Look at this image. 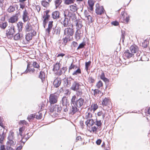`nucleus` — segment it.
<instances>
[{"label":"nucleus","instance_id":"obj_33","mask_svg":"<svg viewBox=\"0 0 150 150\" xmlns=\"http://www.w3.org/2000/svg\"><path fill=\"white\" fill-rule=\"evenodd\" d=\"M8 140L14 139V133L12 131H10L9 133L8 137Z\"/></svg>","mask_w":150,"mask_h":150},{"label":"nucleus","instance_id":"obj_27","mask_svg":"<svg viewBox=\"0 0 150 150\" xmlns=\"http://www.w3.org/2000/svg\"><path fill=\"white\" fill-rule=\"evenodd\" d=\"M61 65L59 63L57 62L54 66L53 71L55 72L56 71L59 70Z\"/></svg>","mask_w":150,"mask_h":150},{"label":"nucleus","instance_id":"obj_49","mask_svg":"<svg viewBox=\"0 0 150 150\" xmlns=\"http://www.w3.org/2000/svg\"><path fill=\"white\" fill-rule=\"evenodd\" d=\"M63 72L62 71V70H59L56 71L54 72V74L58 76H59L62 74Z\"/></svg>","mask_w":150,"mask_h":150},{"label":"nucleus","instance_id":"obj_64","mask_svg":"<svg viewBox=\"0 0 150 150\" xmlns=\"http://www.w3.org/2000/svg\"><path fill=\"white\" fill-rule=\"evenodd\" d=\"M72 45L74 47H76L78 45V44L77 42L73 41L72 43Z\"/></svg>","mask_w":150,"mask_h":150},{"label":"nucleus","instance_id":"obj_38","mask_svg":"<svg viewBox=\"0 0 150 150\" xmlns=\"http://www.w3.org/2000/svg\"><path fill=\"white\" fill-rule=\"evenodd\" d=\"M70 10L73 12H75L77 11L78 8L77 7L73 5H71L70 6Z\"/></svg>","mask_w":150,"mask_h":150},{"label":"nucleus","instance_id":"obj_25","mask_svg":"<svg viewBox=\"0 0 150 150\" xmlns=\"http://www.w3.org/2000/svg\"><path fill=\"white\" fill-rule=\"evenodd\" d=\"M75 23L76 24V29L77 30H79L80 29L82 26V23L80 21L76 20L75 21Z\"/></svg>","mask_w":150,"mask_h":150},{"label":"nucleus","instance_id":"obj_36","mask_svg":"<svg viewBox=\"0 0 150 150\" xmlns=\"http://www.w3.org/2000/svg\"><path fill=\"white\" fill-rule=\"evenodd\" d=\"M7 143L9 144L10 146H12L15 144L16 141L15 139H8Z\"/></svg>","mask_w":150,"mask_h":150},{"label":"nucleus","instance_id":"obj_17","mask_svg":"<svg viewBox=\"0 0 150 150\" xmlns=\"http://www.w3.org/2000/svg\"><path fill=\"white\" fill-rule=\"evenodd\" d=\"M33 30V32L31 33H29L25 35V39L27 41H29L32 39V37L33 35H35L36 33Z\"/></svg>","mask_w":150,"mask_h":150},{"label":"nucleus","instance_id":"obj_7","mask_svg":"<svg viewBox=\"0 0 150 150\" xmlns=\"http://www.w3.org/2000/svg\"><path fill=\"white\" fill-rule=\"evenodd\" d=\"M74 31L70 28H65L64 30V35L68 37L71 36L74 34Z\"/></svg>","mask_w":150,"mask_h":150},{"label":"nucleus","instance_id":"obj_28","mask_svg":"<svg viewBox=\"0 0 150 150\" xmlns=\"http://www.w3.org/2000/svg\"><path fill=\"white\" fill-rule=\"evenodd\" d=\"M93 112L91 111H89V109L88 108V112L86 114L85 118L86 119H91L92 116Z\"/></svg>","mask_w":150,"mask_h":150},{"label":"nucleus","instance_id":"obj_15","mask_svg":"<svg viewBox=\"0 0 150 150\" xmlns=\"http://www.w3.org/2000/svg\"><path fill=\"white\" fill-rule=\"evenodd\" d=\"M61 81L60 78H57L53 82V85L54 87L57 88L60 85Z\"/></svg>","mask_w":150,"mask_h":150},{"label":"nucleus","instance_id":"obj_41","mask_svg":"<svg viewBox=\"0 0 150 150\" xmlns=\"http://www.w3.org/2000/svg\"><path fill=\"white\" fill-rule=\"evenodd\" d=\"M70 37L66 36L65 38L63 39L64 43L65 45L66 44L68 41H69L71 39H70Z\"/></svg>","mask_w":150,"mask_h":150},{"label":"nucleus","instance_id":"obj_10","mask_svg":"<svg viewBox=\"0 0 150 150\" xmlns=\"http://www.w3.org/2000/svg\"><path fill=\"white\" fill-rule=\"evenodd\" d=\"M22 16L23 20L24 22H25L30 20L28 12L25 9L23 11Z\"/></svg>","mask_w":150,"mask_h":150},{"label":"nucleus","instance_id":"obj_22","mask_svg":"<svg viewBox=\"0 0 150 150\" xmlns=\"http://www.w3.org/2000/svg\"><path fill=\"white\" fill-rule=\"evenodd\" d=\"M61 31V28L59 27H56L53 28L52 33L53 34H55L59 35Z\"/></svg>","mask_w":150,"mask_h":150},{"label":"nucleus","instance_id":"obj_51","mask_svg":"<svg viewBox=\"0 0 150 150\" xmlns=\"http://www.w3.org/2000/svg\"><path fill=\"white\" fill-rule=\"evenodd\" d=\"M97 115L99 116L102 115V117L104 118L106 115L105 113H103L102 111H100L97 113Z\"/></svg>","mask_w":150,"mask_h":150},{"label":"nucleus","instance_id":"obj_54","mask_svg":"<svg viewBox=\"0 0 150 150\" xmlns=\"http://www.w3.org/2000/svg\"><path fill=\"white\" fill-rule=\"evenodd\" d=\"M42 114L41 113H38L36 115V118L37 119H41L42 118Z\"/></svg>","mask_w":150,"mask_h":150},{"label":"nucleus","instance_id":"obj_13","mask_svg":"<svg viewBox=\"0 0 150 150\" xmlns=\"http://www.w3.org/2000/svg\"><path fill=\"white\" fill-rule=\"evenodd\" d=\"M64 18L61 19V23L64 25V27H67L69 23V19L67 18V14H64Z\"/></svg>","mask_w":150,"mask_h":150},{"label":"nucleus","instance_id":"obj_58","mask_svg":"<svg viewBox=\"0 0 150 150\" xmlns=\"http://www.w3.org/2000/svg\"><path fill=\"white\" fill-rule=\"evenodd\" d=\"M88 82L91 83H93L95 81L94 79L92 77H89L88 79Z\"/></svg>","mask_w":150,"mask_h":150},{"label":"nucleus","instance_id":"obj_50","mask_svg":"<svg viewBox=\"0 0 150 150\" xmlns=\"http://www.w3.org/2000/svg\"><path fill=\"white\" fill-rule=\"evenodd\" d=\"M89 129H90V132H95V133H96V132L97 129V128L96 127L93 126L92 127Z\"/></svg>","mask_w":150,"mask_h":150},{"label":"nucleus","instance_id":"obj_43","mask_svg":"<svg viewBox=\"0 0 150 150\" xmlns=\"http://www.w3.org/2000/svg\"><path fill=\"white\" fill-rule=\"evenodd\" d=\"M45 72L43 71H41L40 72V74L39 75V77L42 80L43 79H45Z\"/></svg>","mask_w":150,"mask_h":150},{"label":"nucleus","instance_id":"obj_11","mask_svg":"<svg viewBox=\"0 0 150 150\" xmlns=\"http://www.w3.org/2000/svg\"><path fill=\"white\" fill-rule=\"evenodd\" d=\"M18 5L16 4H14L10 6L7 10V12L9 13L13 12L15 11L18 9Z\"/></svg>","mask_w":150,"mask_h":150},{"label":"nucleus","instance_id":"obj_5","mask_svg":"<svg viewBox=\"0 0 150 150\" xmlns=\"http://www.w3.org/2000/svg\"><path fill=\"white\" fill-rule=\"evenodd\" d=\"M61 110L60 106L59 105H55L51 108L50 111L56 115H58Z\"/></svg>","mask_w":150,"mask_h":150},{"label":"nucleus","instance_id":"obj_30","mask_svg":"<svg viewBox=\"0 0 150 150\" xmlns=\"http://www.w3.org/2000/svg\"><path fill=\"white\" fill-rule=\"evenodd\" d=\"M81 31L79 30H77L75 33V38L77 40L80 39L81 36Z\"/></svg>","mask_w":150,"mask_h":150},{"label":"nucleus","instance_id":"obj_60","mask_svg":"<svg viewBox=\"0 0 150 150\" xmlns=\"http://www.w3.org/2000/svg\"><path fill=\"white\" fill-rule=\"evenodd\" d=\"M87 19L89 22H92V17L90 15H89L87 17Z\"/></svg>","mask_w":150,"mask_h":150},{"label":"nucleus","instance_id":"obj_6","mask_svg":"<svg viewBox=\"0 0 150 150\" xmlns=\"http://www.w3.org/2000/svg\"><path fill=\"white\" fill-rule=\"evenodd\" d=\"M20 15V12H18L15 15L11 17L9 19V22L11 23H13L17 21L18 20V17Z\"/></svg>","mask_w":150,"mask_h":150},{"label":"nucleus","instance_id":"obj_62","mask_svg":"<svg viewBox=\"0 0 150 150\" xmlns=\"http://www.w3.org/2000/svg\"><path fill=\"white\" fill-rule=\"evenodd\" d=\"M3 119L2 118L0 117V126L2 127H4V126L3 124Z\"/></svg>","mask_w":150,"mask_h":150},{"label":"nucleus","instance_id":"obj_45","mask_svg":"<svg viewBox=\"0 0 150 150\" xmlns=\"http://www.w3.org/2000/svg\"><path fill=\"white\" fill-rule=\"evenodd\" d=\"M25 129L24 127H22L21 128H20L19 129V134L21 136V137L23 138L24 137L23 135V132L24 131Z\"/></svg>","mask_w":150,"mask_h":150},{"label":"nucleus","instance_id":"obj_63","mask_svg":"<svg viewBox=\"0 0 150 150\" xmlns=\"http://www.w3.org/2000/svg\"><path fill=\"white\" fill-rule=\"evenodd\" d=\"M112 24L115 26H117L118 25L119 23L117 21H115L112 22Z\"/></svg>","mask_w":150,"mask_h":150},{"label":"nucleus","instance_id":"obj_34","mask_svg":"<svg viewBox=\"0 0 150 150\" xmlns=\"http://www.w3.org/2000/svg\"><path fill=\"white\" fill-rule=\"evenodd\" d=\"M100 79L103 81L107 83L109 82L108 79L105 77L104 73L103 72H102L101 74Z\"/></svg>","mask_w":150,"mask_h":150},{"label":"nucleus","instance_id":"obj_32","mask_svg":"<svg viewBox=\"0 0 150 150\" xmlns=\"http://www.w3.org/2000/svg\"><path fill=\"white\" fill-rule=\"evenodd\" d=\"M61 102L63 105H67L68 102L66 97L64 96L62 98Z\"/></svg>","mask_w":150,"mask_h":150},{"label":"nucleus","instance_id":"obj_23","mask_svg":"<svg viewBox=\"0 0 150 150\" xmlns=\"http://www.w3.org/2000/svg\"><path fill=\"white\" fill-rule=\"evenodd\" d=\"M25 28L26 32H30L32 31L33 28L30 23L28 22L25 26Z\"/></svg>","mask_w":150,"mask_h":150},{"label":"nucleus","instance_id":"obj_40","mask_svg":"<svg viewBox=\"0 0 150 150\" xmlns=\"http://www.w3.org/2000/svg\"><path fill=\"white\" fill-rule=\"evenodd\" d=\"M7 25L8 24L7 22H1L0 23V27L2 29H5Z\"/></svg>","mask_w":150,"mask_h":150},{"label":"nucleus","instance_id":"obj_48","mask_svg":"<svg viewBox=\"0 0 150 150\" xmlns=\"http://www.w3.org/2000/svg\"><path fill=\"white\" fill-rule=\"evenodd\" d=\"M91 62L90 61H89L88 62L85 63V69L86 71H88V67L91 65Z\"/></svg>","mask_w":150,"mask_h":150},{"label":"nucleus","instance_id":"obj_20","mask_svg":"<svg viewBox=\"0 0 150 150\" xmlns=\"http://www.w3.org/2000/svg\"><path fill=\"white\" fill-rule=\"evenodd\" d=\"M53 22V21H49L48 23V27L45 30L46 33H48V35L50 34V30L52 28Z\"/></svg>","mask_w":150,"mask_h":150},{"label":"nucleus","instance_id":"obj_18","mask_svg":"<svg viewBox=\"0 0 150 150\" xmlns=\"http://www.w3.org/2000/svg\"><path fill=\"white\" fill-rule=\"evenodd\" d=\"M98 108V106L97 104H92L90 107L88 108L89 111H91L94 113L96 111Z\"/></svg>","mask_w":150,"mask_h":150},{"label":"nucleus","instance_id":"obj_19","mask_svg":"<svg viewBox=\"0 0 150 150\" xmlns=\"http://www.w3.org/2000/svg\"><path fill=\"white\" fill-rule=\"evenodd\" d=\"M123 55L127 58H129L132 57L134 54L131 52L130 50H127L125 52Z\"/></svg>","mask_w":150,"mask_h":150},{"label":"nucleus","instance_id":"obj_37","mask_svg":"<svg viewBox=\"0 0 150 150\" xmlns=\"http://www.w3.org/2000/svg\"><path fill=\"white\" fill-rule=\"evenodd\" d=\"M62 2V0H56L54 1L56 8H57Z\"/></svg>","mask_w":150,"mask_h":150},{"label":"nucleus","instance_id":"obj_55","mask_svg":"<svg viewBox=\"0 0 150 150\" xmlns=\"http://www.w3.org/2000/svg\"><path fill=\"white\" fill-rule=\"evenodd\" d=\"M73 0H65V3L67 4H69L74 3Z\"/></svg>","mask_w":150,"mask_h":150},{"label":"nucleus","instance_id":"obj_12","mask_svg":"<svg viewBox=\"0 0 150 150\" xmlns=\"http://www.w3.org/2000/svg\"><path fill=\"white\" fill-rule=\"evenodd\" d=\"M121 19H122L124 22L127 23L129 20V17L126 13L122 12L121 13Z\"/></svg>","mask_w":150,"mask_h":150},{"label":"nucleus","instance_id":"obj_61","mask_svg":"<svg viewBox=\"0 0 150 150\" xmlns=\"http://www.w3.org/2000/svg\"><path fill=\"white\" fill-rule=\"evenodd\" d=\"M75 67L77 68V67L75 66V65H74L73 63H72L71 64L70 66L69 67V70H70L71 69H74Z\"/></svg>","mask_w":150,"mask_h":150},{"label":"nucleus","instance_id":"obj_44","mask_svg":"<svg viewBox=\"0 0 150 150\" xmlns=\"http://www.w3.org/2000/svg\"><path fill=\"white\" fill-rule=\"evenodd\" d=\"M81 73V69L79 68L76 71H74L72 74V75L75 76L80 74Z\"/></svg>","mask_w":150,"mask_h":150},{"label":"nucleus","instance_id":"obj_2","mask_svg":"<svg viewBox=\"0 0 150 150\" xmlns=\"http://www.w3.org/2000/svg\"><path fill=\"white\" fill-rule=\"evenodd\" d=\"M81 85L76 81H74L71 87V89L76 91L77 96H81L83 93V89L81 88Z\"/></svg>","mask_w":150,"mask_h":150},{"label":"nucleus","instance_id":"obj_8","mask_svg":"<svg viewBox=\"0 0 150 150\" xmlns=\"http://www.w3.org/2000/svg\"><path fill=\"white\" fill-rule=\"evenodd\" d=\"M104 10L103 6H100L98 4L96 5V13L98 15H101L103 13Z\"/></svg>","mask_w":150,"mask_h":150},{"label":"nucleus","instance_id":"obj_39","mask_svg":"<svg viewBox=\"0 0 150 150\" xmlns=\"http://www.w3.org/2000/svg\"><path fill=\"white\" fill-rule=\"evenodd\" d=\"M92 91H93V95L96 96L100 93L101 92L98 89H95V90L92 89Z\"/></svg>","mask_w":150,"mask_h":150},{"label":"nucleus","instance_id":"obj_9","mask_svg":"<svg viewBox=\"0 0 150 150\" xmlns=\"http://www.w3.org/2000/svg\"><path fill=\"white\" fill-rule=\"evenodd\" d=\"M32 65L30 62H29L28 63V65L27 68L26 70L24 72L25 73H34L35 70L33 68H31Z\"/></svg>","mask_w":150,"mask_h":150},{"label":"nucleus","instance_id":"obj_31","mask_svg":"<svg viewBox=\"0 0 150 150\" xmlns=\"http://www.w3.org/2000/svg\"><path fill=\"white\" fill-rule=\"evenodd\" d=\"M23 36V34L18 33L16 34L14 36H13V37L14 39L15 40H18L20 38H21Z\"/></svg>","mask_w":150,"mask_h":150},{"label":"nucleus","instance_id":"obj_1","mask_svg":"<svg viewBox=\"0 0 150 150\" xmlns=\"http://www.w3.org/2000/svg\"><path fill=\"white\" fill-rule=\"evenodd\" d=\"M84 104V100L83 98L81 97L78 99L76 96L74 95L71 99V107L70 108V114L74 115L80 112L81 110L79 109L81 108Z\"/></svg>","mask_w":150,"mask_h":150},{"label":"nucleus","instance_id":"obj_3","mask_svg":"<svg viewBox=\"0 0 150 150\" xmlns=\"http://www.w3.org/2000/svg\"><path fill=\"white\" fill-rule=\"evenodd\" d=\"M15 33V28L14 26L8 27L6 31V36L8 39H11L13 37Z\"/></svg>","mask_w":150,"mask_h":150},{"label":"nucleus","instance_id":"obj_42","mask_svg":"<svg viewBox=\"0 0 150 150\" xmlns=\"http://www.w3.org/2000/svg\"><path fill=\"white\" fill-rule=\"evenodd\" d=\"M32 66H33L34 68L39 69L40 67L39 64H38L36 62H33L32 64Z\"/></svg>","mask_w":150,"mask_h":150},{"label":"nucleus","instance_id":"obj_29","mask_svg":"<svg viewBox=\"0 0 150 150\" xmlns=\"http://www.w3.org/2000/svg\"><path fill=\"white\" fill-rule=\"evenodd\" d=\"M95 122L92 119H89L86 121V123L88 126H90L93 125Z\"/></svg>","mask_w":150,"mask_h":150},{"label":"nucleus","instance_id":"obj_57","mask_svg":"<svg viewBox=\"0 0 150 150\" xmlns=\"http://www.w3.org/2000/svg\"><path fill=\"white\" fill-rule=\"evenodd\" d=\"M85 45V44L84 43H81L79 45V46L78 47L77 49L79 50L80 49L83 48V47H84Z\"/></svg>","mask_w":150,"mask_h":150},{"label":"nucleus","instance_id":"obj_35","mask_svg":"<svg viewBox=\"0 0 150 150\" xmlns=\"http://www.w3.org/2000/svg\"><path fill=\"white\" fill-rule=\"evenodd\" d=\"M17 25L18 27V29L19 32H20L21 31L23 28V23L22 22H19L17 23Z\"/></svg>","mask_w":150,"mask_h":150},{"label":"nucleus","instance_id":"obj_59","mask_svg":"<svg viewBox=\"0 0 150 150\" xmlns=\"http://www.w3.org/2000/svg\"><path fill=\"white\" fill-rule=\"evenodd\" d=\"M63 111L65 112H67L68 111V107L67 105H63Z\"/></svg>","mask_w":150,"mask_h":150},{"label":"nucleus","instance_id":"obj_16","mask_svg":"<svg viewBox=\"0 0 150 150\" xmlns=\"http://www.w3.org/2000/svg\"><path fill=\"white\" fill-rule=\"evenodd\" d=\"M139 48L136 45H132L129 48V50L133 54L136 53L138 50Z\"/></svg>","mask_w":150,"mask_h":150},{"label":"nucleus","instance_id":"obj_47","mask_svg":"<svg viewBox=\"0 0 150 150\" xmlns=\"http://www.w3.org/2000/svg\"><path fill=\"white\" fill-rule=\"evenodd\" d=\"M35 115L32 114H30V115L28 116L27 119L29 121H30L31 120L33 119L35 117Z\"/></svg>","mask_w":150,"mask_h":150},{"label":"nucleus","instance_id":"obj_24","mask_svg":"<svg viewBox=\"0 0 150 150\" xmlns=\"http://www.w3.org/2000/svg\"><path fill=\"white\" fill-rule=\"evenodd\" d=\"M110 103V100L108 98H105L102 102V104L103 106H106L109 105Z\"/></svg>","mask_w":150,"mask_h":150},{"label":"nucleus","instance_id":"obj_14","mask_svg":"<svg viewBox=\"0 0 150 150\" xmlns=\"http://www.w3.org/2000/svg\"><path fill=\"white\" fill-rule=\"evenodd\" d=\"M49 12V11H45V15L43 16V18L44 19L43 21V25L44 28L45 27V25L47 23V21H48V19L50 17V16L48 14Z\"/></svg>","mask_w":150,"mask_h":150},{"label":"nucleus","instance_id":"obj_26","mask_svg":"<svg viewBox=\"0 0 150 150\" xmlns=\"http://www.w3.org/2000/svg\"><path fill=\"white\" fill-rule=\"evenodd\" d=\"M88 4L89 7V9L92 11L93 9V6L94 4V1L93 0H88Z\"/></svg>","mask_w":150,"mask_h":150},{"label":"nucleus","instance_id":"obj_52","mask_svg":"<svg viewBox=\"0 0 150 150\" xmlns=\"http://www.w3.org/2000/svg\"><path fill=\"white\" fill-rule=\"evenodd\" d=\"M4 127H1V129H0V136L4 135Z\"/></svg>","mask_w":150,"mask_h":150},{"label":"nucleus","instance_id":"obj_21","mask_svg":"<svg viewBox=\"0 0 150 150\" xmlns=\"http://www.w3.org/2000/svg\"><path fill=\"white\" fill-rule=\"evenodd\" d=\"M52 17L54 19H57L59 17V13L58 11L53 12L52 14Z\"/></svg>","mask_w":150,"mask_h":150},{"label":"nucleus","instance_id":"obj_4","mask_svg":"<svg viewBox=\"0 0 150 150\" xmlns=\"http://www.w3.org/2000/svg\"><path fill=\"white\" fill-rule=\"evenodd\" d=\"M59 95L57 93L51 94L49 98V102L51 105L57 103Z\"/></svg>","mask_w":150,"mask_h":150},{"label":"nucleus","instance_id":"obj_53","mask_svg":"<svg viewBox=\"0 0 150 150\" xmlns=\"http://www.w3.org/2000/svg\"><path fill=\"white\" fill-rule=\"evenodd\" d=\"M95 125H97L98 127H100L102 125V123L100 120H96Z\"/></svg>","mask_w":150,"mask_h":150},{"label":"nucleus","instance_id":"obj_46","mask_svg":"<svg viewBox=\"0 0 150 150\" xmlns=\"http://www.w3.org/2000/svg\"><path fill=\"white\" fill-rule=\"evenodd\" d=\"M103 86V83L102 82L100 81H98L96 84V86L98 88H100L101 87H102Z\"/></svg>","mask_w":150,"mask_h":150},{"label":"nucleus","instance_id":"obj_56","mask_svg":"<svg viewBox=\"0 0 150 150\" xmlns=\"http://www.w3.org/2000/svg\"><path fill=\"white\" fill-rule=\"evenodd\" d=\"M49 3L45 1H42V5L44 7H47L49 4Z\"/></svg>","mask_w":150,"mask_h":150}]
</instances>
